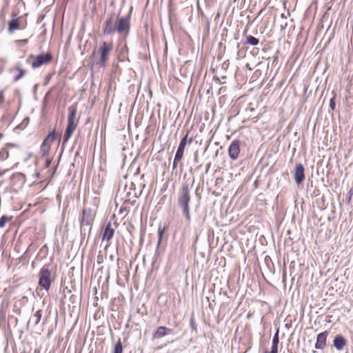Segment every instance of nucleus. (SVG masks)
<instances>
[{"instance_id": "f704fd0d", "label": "nucleus", "mask_w": 353, "mask_h": 353, "mask_svg": "<svg viewBox=\"0 0 353 353\" xmlns=\"http://www.w3.org/2000/svg\"><path fill=\"white\" fill-rule=\"evenodd\" d=\"M159 235H160V237H159V243L161 242V232H159Z\"/></svg>"}, {"instance_id": "72a5a7b5", "label": "nucleus", "mask_w": 353, "mask_h": 353, "mask_svg": "<svg viewBox=\"0 0 353 353\" xmlns=\"http://www.w3.org/2000/svg\"><path fill=\"white\" fill-rule=\"evenodd\" d=\"M6 172V170H3V171H0V177L1 176H3L4 174V173Z\"/></svg>"}, {"instance_id": "9b49d317", "label": "nucleus", "mask_w": 353, "mask_h": 353, "mask_svg": "<svg viewBox=\"0 0 353 353\" xmlns=\"http://www.w3.org/2000/svg\"><path fill=\"white\" fill-rule=\"evenodd\" d=\"M294 180L299 185L305 180V168L301 163L296 165L294 170Z\"/></svg>"}, {"instance_id": "2eb2a0df", "label": "nucleus", "mask_w": 353, "mask_h": 353, "mask_svg": "<svg viewBox=\"0 0 353 353\" xmlns=\"http://www.w3.org/2000/svg\"><path fill=\"white\" fill-rule=\"evenodd\" d=\"M346 344L345 339L341 334H338L335 336L333 345L337 350H341Z\"/></svg>"}, {"instance_id": "f257e3e1", "label": "nucleus", "mask_w": 353, "mask_h": 353, "mask_svg": "<svg viewBox=\"0 0 353 353\" xmlns=\"http://www.w3.org/2000/svg\"><path fill=\"white\" fill-rule=\"evenodd\" d=\"M130 19L125 17L116 18L115 14H111L105 22L103 33L110 35L114 32L127 35L130 30Z\"/></svg>"}, {"instance_id": "6ab92c4d", "label": "nucleus", "mask_w": 353, "mask_h": 353, "mask_svg": "<svg viewBox=\"0 0 353 353\" xmlns=\"http://www.w3.org/2000/svg\"><path fill=\"white\" fill-rule=\"evenodd\" d=\"M42 316V311L41 310H39L35 312V313L32 316L31 319H30V321H32L34 324V325H38V323L40 322Z\"/></svg>"}, {"instance_id": "39448f33", "label": "nucleus", "mask_w": 353, "mask_h": 353, "mask_svg": "<svg viewBox=\"0 0 353 353\" xmlns=\"http://www.w3.org/2000/svg\"><path fill=\"white\" fill-rule=\"evenodd\" d=\"M69 115L68 117V125L65 129L63 145L68 141V139L71 137L74 130L77 127V123H75V119L77 116V106L74 105H72L68 108Z\"/></svg>"}, {"instance_id": "a211bd4d", "label": "nucleus", "mask_w": 353, "mask_h": 353, "mask_svg": "<svg viewBox=\"0 0 353 353\" xmlns=\"http://www.w3.org/2000/svg\"><path fill=\"white\" fill-rule=\"evenodd\" d=\"M17 146V145L14 143H7L6 146L0 150V160L4 161L9 157L8 148Z\"/></svg>"}, {"instance_id": "393cba45", "label": "nucleus", "mask_w": 353, "mask_h": 353, "mask_svg": "<svg viewBox=\"0 0 353 353\" xmlns=\"http://www.w3.org/2000/svg\"><path fill=\"white\" fill-rule=\"evenodd\" d=\"M279 342V329H278L273 336L272 347H277L278 348Z\"/></svg>"}, {"instance_id": "5701e85b", "label": "nucleus", "mask_w": 353, "mask_h": 353, "mask_svg": "<svg viewBox=\"0 0 353 353\" xmlns=\"http://www.w3.org/2000/svg\"><path fill=\"white\" fill-rule=\"evenodd\" d=\"M12 179L14 180L21 181L22 183H25V174L21 172H17L12 174Z\"/></svg>"}, {"instance_id": "ddd939ff", "label": "nucleus", "mask_w": 353, "mask_h": 353, "mask_svg": "<svg viewBox=\"0 0 353 353\" xmlns=\"http://www.w3.org/2000/svg\"><path fill=\"white\" fill-rule=\"evenodd\" d=\"M11 72H18V74L14 75V81H18L24 75L26 74V70L22 68V63L21 62H17L10 70Z\"/></svg>"}, {"instance_id": "20e7f679", "label": "nucleus", "mask_w": 353, "mask_h": 353, "mask_svg": "<svg viewBox=\"0 0 353 353\" xmlns=\"http://www.w3.org/2000/svg\"><path fill=\"white\" fill-rule=\"evenodd\" d=\"M113 50V43L112 42H101L99 48L92 52V55L99 57V65L101 68H105L108 59L110 52Z\"/></svg>"}, {"instance_id": "cd10ccee", "label": "nucleus", "mask_w": 353, "mask_h": 353, "mask_svg": "<svg viewBox=\"0 0 353 353\" xmlns=\"http://www.w3.org/2000/svg\"><path fill=\"white\" fill-rule=\"evenodd\" d=\"M330 108L334 110V108H335V101H334V97H332L330 100Z\"/></svg>"}, {"instance_id": "bb28decb", "label": "nucleus", "mask_w": 353, "mask_h": 353, "mask_svg": "<svg viewBox=\"0 0 353 353\" xmlns=\"http://www.w3.org/2000/svg\"><path fill=\"white\" fill-rule=\"evenodd\" d=\"M4 102H5L4 90H0V108H1L3 107Z\"/></svg>"}, {"instance_id": "4c0bfd02", "label": "nucleus", "mask_w": 353, "mask_h": 353, "mask_svg": "<svg viewBox=\"0 0 353 353\" xmlns=\"http://www.w3.org/2000/svg\"><path fill=\"white\" fill-rule=\"evenodd\" d=\"M3 136V134L1 133H0V138Z\"/></svg>"}, {"instance_id": "1a4fd4ad", "label": "nucleus", "mask_w": 353, "mask_h": 353, "mask_svg": "<svg viewBox=\"0 0 353 353\" xmlns=\"http://www.w3.org/2000/svg\"><path fill=\"white\" fill-rule=\"evenodd\" d=\"M240 145L241 142L238 139L232 141L228 148V154L231 159L236 160L238 159L240 152Z\"/></svg>"}, {"instance_id": "a878e982", "label": "nucleus", "mask_w": 353, "mask_h": 353, "mask_svg": "<svg viewBox=\"0 0 353 353\" xmlns=\"http://www.w3.org/2000/svg\"><path fill=\"white\" fill-rule=\"evenodd\" d=\"M184 151L177 150L174 156L175 161H179L182 159Z\"/></svg>"}, {"instance_id": "9d476101", "label": "nucleus", "mask_w": 353, "mask_h": 353, "mask_svg": "<svg viewBox=\"0 0 353 353\" xmlns=\"http://www.w3.org/2000/svg\"><path fill=\"white\" fill-rule=\"evenodd\" d=\"M21 18L12 19L8 23V30L12 33L17 30H23L26 28V25L21 22Z\"/></svg>"}, {"instance_id": "f03ea898", "label": "nucleus", "mask_w": 353, "mask_h": 353, "mask_svg": "<svg viewBox=\"0 0 353 353\" xmlns=\"http://www.w3.org/2000/svg\"><path fill=\"white\" fill-rule=\"evenodd\" d=\"M190 199L189 184L186 182L183 183L178 193L177 203L179 206L182 209L183 214L185 216L188 223H190L191 221L190 210Z\"/></svg>"}, {"instance_id": "4be33fe9", "label": "nucleus", "mask_w": 353, "mask_h": 353, "mask_svg": "<svg viewBox=\"0 0 353 353\" xmlns=\"http://www.w3.org/2000/svg\"><path fill=\"white\" fill-rule=\"evenodd\" d=\"M12 216L3 215L0 218V228H4L8 222L11 221Z\"/></svg>"}, {"instance_id": "2f4dec72", "label": "nucleus", "mask_w": 353, "mask_h": 353, "mask_svg": "<svg viewBox=\"0 0 353 353\" xmlns=\"http://www.w3.org/2000/svg\"><path fill=\"white\" fill-rule=\"evenodd\" d=\"M191 325H192V328L195 329V327H194V322L193 319H191Z\"/></svg>"}, {"instance_id": "6e6552de", "label": "nucleus", "mask_w": 353, "mask_h": 353, "mask_svg": "<svg viewBox=\"0 0 353 353\" xmlns=\"http://www.w3.org/2000/svg\"><path fill=\"white\" fill-rule=\"evenodd\" d=\"M56 139L55 130H53L52 132L49 133V134L43 140L41 150L43 154H47L50 148V146L53 141Z\"/></svg>"}, {"instance_id": "aec40b11", "label": "nucleus", "mask_w": 353, "mask_h": 353, "mask_svg": "<svg viewBox=\"0 0 353 353\" xmlns=\"http://www.w3.org/2000/svg\"><path fill=\"white\" fill-rule=\"evenodd\" d=\"M188 133H187L183 138L181 140L180 143H179V147L177 148V150H183L184 151L185 150V148L187 145V143H188ZM193 139L192 138H191L189 141H188V143L190 144L192 142Z\"/></svg>"}, {"instance_id": "c756f323", "label": "nucleus", "mask_w": 353, "mask_h": 353, "mask_svg": "<svg viewBox=\"0 0 353 353\" xmlns=\"http://www.w3.org/2000/svg\"><path fill=\"white\" fill-rule=\"evenodd\" d=\"M18 42L22 45H26L28 43V39L19 40V41H18Z\"/></svg>"}, {"instance_id": "58836bf2", "label": "nucleus", "mask_w": 353, "mask_h": 353, "mask_svg": "<svg viewBox=\"0 0 353 353\" xmlns=\"http://www.w3.org/2000/svg\"><path fill=\"white\" fill-rule=\"evenodd\" d=\"M264 353H268V351H265Z\"/></svg>"}, {"instance_id": "412c9836", "label": "nucleus", "mask_w": 353, "mask_h": 353, "mask_svg": "<svg viewBox=\"0 0 353 353\" xmlns=\"http://www.w3.org/2000/svg\"><path fill=\"white\" fill-rule=\"evenodd\" d=\"M259 43V40L252 36V35H249L247 37V40L245 43V44H248V45H251V46H257Z\"/></svg>"}, {"instance_id": "473e14b6", "label": "nucleus", "mask_w": 353, "mask_h": 353, "mask_svg": "<svg viewBox=\"0 0 353 353\" xmlns=\"http://www.w3.org/2000/svg\"><path fill=\"white\" fill-rule=\"evenodd\" d=\"M210 167V164L209 163L206 168V170H205V173H208V170H209V168Z\"/></svg>"}, {"instance_id": "7c9ffc66", "label": "nucleus", "mask_w": 353, "mask_h": 353, "mask_svg": "<svg viewBox=\"0 0 353 353\" xmlns=\"http://www.w3.org/2000/svg\"><path fill=\"white\" fill-rule=\"evenodd\" d=\"M271 353H278L277 347H272Z\"/></svg>"}, {"instance_id": "4468645a", "label": "nucleus", "mask_w": 353, "mask_h": 353, "mask_svg": "<svg viewBox=\"0 0 353 353\" xmlns=\"http://www.w3.org/2000/svg\"><path fill=\"white\" fill-rule=\"evenodd\" d=\"M114 234V230L112 228V224L108 222L103 230L102 234V240L106 241L108 243L112 239Z\"/></svg>"}, {"instance_id": "e433bc0d", "label": "nucleus", "mask_w": 353, "mask_h": 353, "mask_svg": "<svg viewBox=\"0 0 353 353\" xmlns=\"http://www.w3.org/2000/svg\"><path fill=\"white\" fill-rule=\"evenodd\" d=\"M139 172V168H137V174Z\"/></svg>"}, {"instance_id": "c85d7f7f", "label": "nucleus", "mask_w": 353, "mask_h": 353, "mask_svg": "<svg viewBox=\"0 0 353 353\" xmlns=\"http://www.w3.org/2000/svg\"><path fill=\"white\" fill-rule=\"evenodd\" d=\"M179 161H175V159H174L173 164H172V170H175L177 168V164Z\"/></svg>"}, {"instance_id": "c9c22d12", "label": "nucleus", "mask_w": 353, "mask_h": 353, "mask_svg": "<svg viewBox=\"0 0 353 353\" xmlns=\"http://www.w3.org/2000/svg\"><path fill=\"white\" fill-rule=\"evenodd\" d=\"M36 174H37V176L39 177V172H36Z\"/></svg>"}, {"instance_id": "7ed1b4c3", "label": "nucleus", "mask_w": 353, "mask_h": 353, "mask_svg": "<svg viewBox=\"0 0 353 353\" xmlns=\"http://www.w3.org/2000/svg\"><path fill=\"white\" fill-rule=\"evenodd\" d=\"M96 212L90 208H83L79 214V223L81 236H85L91 232Z\"/></svg>"}, {"instance_id": "423d86ee", "label": "nucleus", "mask_w": 353, "mask_h": 353, "mask_svg": "<svg viewBox=\"0 0 353 353\" xmlns=\"http://www.w3.org/2000/svg\"><path fill=\"white\" fill-rule=\"evenodd\" d=\"M52 283L51 281V271L50 270V265H44L39 272V285L46 290H50Z\"/></svg>"}, {"instance_id": "0eeeda50", "label": "nucleus", "mask_w": 353, "mask_h": 353, "mask_svg": "<svg viewBox=\"0 0 353 353\" xmlns=\"http://www.w3.org/2000/svg\"><path fill=\"white\" fill-rule=\"evenodd\" d=\"M30 59H34V61L31 63L32 67L33 68H37L43 65L50 63L52 59V56L50 53L40 54L37 56L30 54L27 61H28Z\"/></svg>"}, {"instance_id": "f8f14e48", "label": "nucleus", "mask_w": 353, "mask_h": 353, "mask_svg": "<svg viewBox=\"0 0 353 353\" xmlns=\"http://www.w3.org/2000/svg\"><path fill=\"white\" fill-rule=\"evenodd\" d=\"M328 336V332L325 331L317 335L316 342L315 343V348L318 350H323L326 346V340Z\"/></svg>"}, {"instance_id": "dca6fc26", "label": "nucleus", "mask_w": 353, "mask_h": 353, "mask_svg": "<svg viewBox=\"0 0 353 353\" xmlns=\"http://www.w3.org/2000/svg\"><path fill=\"white\" fill-rule=\"evenodd\" d=\"M172 330L164 326L157 327L156 332L153 334L154 339H160L167 334H171Z\"/></svg>"}, {"instance_id": "f3484780", "label": "nucleus", "mask_w": 353, "mask_h": 353, "mask_svg": "<svg viewBox=\"0 0 353 353\" xmlns=\"http://www.w3.org/2000/svg\"><path fill=\"white\" fill-rule=\"evenodd\" d=\"M125 190L127 191V196L128 197H132V198H135V197H138L139 195L141 194V192H139V194L136 192V190H135V184L133 183V182H130V185H125Z\"/></svg>"}, {"instance_id": "b1692460", "label": "nucleus", "mask_w": 353, "mask_h": 353, "mask_svg": "<svg viewBox=\"0 0 353 353\" xmlns=\"http://www.w3.org/2000/svg\"><path fill=\"white\" fill-rule=\"evenodd\" d=\"M114 353H123V346L120 339L114 345Z\"/></svg>"}]
</instances>
